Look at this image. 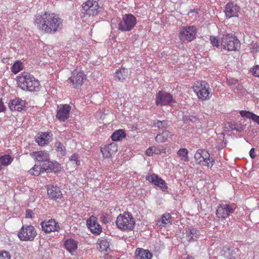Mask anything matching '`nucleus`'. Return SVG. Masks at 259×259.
I'll list each match as a JSON object with an SVG mask.
<instances>
[{"label": "nucleus", "instance_id": "25", "mask_svg": "<svg viewBox=\"0 0 259 259\" xmlns=\"http://www.w3.org/2000/svg\"><path fill=\"white\" fill-rule=\"evenodd\" d=\"M42 168L45 170V171H53L54 172H57L60 170L61 167L59 163L56 161H51L50 160H49L47 163L43 164Z\"/></svg>", "mask_w": 259, "mask_h": 259}, {"label": "nucleus", "instance_id": "45", "mask_svg": "<svg viewBox=\"0 0 259 259\" xmlns=\"http://www.w3.org/2000/svg\"><path fill=\"white\" fill-rule=\"evenodd\" d=\"M0 259H11L10 253L6 251L1 252Z\"/></svg>", "mask_w": 259, "mask_h": 259}, {"label": "nucleus", "instance_id": "39", "mask_svg": "<svg viewBox=\"0 0 259 259\" xmlns=\"http://www.w3.org/2000/svg\"><path fill=\"white\" fill-rule=\"evenodd\" d=\"M78 155L76 154H72L69 158L70 161L74 165V166H77L80 164V161H78Z\"/></svg>", "mask_w": 259, "mask_h": 259}, {"label": "nucleus", "instance_id": "49", "mask_svg": "<svg viewBox=\"0 0 259 259\" xmlns=\"http://www.w3.org/2000/svg\"><path fill=\"white\" fill-rule=\"evenodd\" d=\"M154 147L148 148L146 150V152H145L146 154L149 156H152L153 155V154H154Z\"/></svg>", "mask_w": 259, "mask_h": 259}, {"label": "nucleus", "instance_id": "24", "mask_svg": "<svg viewBox=\"0 0 259 259\" xmlns=\"http://www.w3.org/2000/svg\"><path fill=\"white\" fill-rule=\"evenodd\" d=\"M35 159L37 162H43L45 164L50 160L49 154L48 152L45 151H35L33 153Z\"/></svg>", "mask_w": 259, "mask_h": 259}, {"label": "nucleus", "instance_id": "21", "mask_svg": "<svg viewBox=\"0 0 259 259\" xmlns=\"http://www.w3.org/2000/svg\"><path fill=\"white\" fill-rule=\"evenodd\" d=\"M47 192L49 197L54 200L60 198L62 197V192L60 188L57 185L53 184L48 186Z\"/></svg>", "mask_w": 259, "mask_h": 259}, {"label": "nucleus", "instance_id": "4", "mask_svg": "<svg viewBox=\"0 0 259 259\" xmlns=\"http://www.w3.org/2000/svg\"><path fill=\"white\" fill-rule=\"evenodd\" d=\"M117 228L124 231H132L135 226V219L130 212L119 214L116 219Z\"/></svg>", "mask_w": 259, "mask_h": 259}, {"label": "nucleus", "instance_id": "30", "mask_svg": "<svg viewBox=\"0 0 259 259\" xmlns=\"http://www.w3.org/2000/svg\"><path fill=\"white\" fill-rule=\"evenodd\" d=\"M153 125L159 130L167 128L169 126V121L166 120H159L155 119L153 121Z\"/></svg>", "mask_w": 259, "mask_h": 259}, {"label": "nucleus", "instance_id": "26", "mask_svg": "<svg viewBox=\"0 0 259 259\" xmlns=\"http://www.w3.org/2000/svg\"><path fill=\"white\" fill-rule=\"evenodd\" d=\"M136 259H151L152 255L148 250L143 248H137L135 251Z\"/></svg>", "mask_w": 259, "mask_h": 259}, {"label": "nucleus", "instance_id": "40", "mask_svg": "<svg viewBox=\"0 0 259 259\" xmlns=\"http://www.w3.org/2000/svg\"><path fill=\"white\" fill-rule=\"evenodd\" d=\"M210 40L213 47H216L218 48L220 47V37L219 38H218L217 37L215 36H210Z\"/></svg>", "mask_w": 259, "mask_h": 259}, {"label": "nucleus", "instance_id": "53", "mask_svg": "<svg viewBox=\"0 0 259 259\" xmlns=\"http://www.w3.org/2000/svg\"><path fill=\"white\" fill-rule=\"evenodd\" d=\"M32 211L30 209H28L26 211V218H32Z\"/></svg>", "mask_w": 259, "mask_h": 259}, {"label": "nucleus", "instance_id": "12", "mask_svg": "<svg viewBox=\"0 0 259 259\" xmlns=\"http://www.w3.org/2000/svg\"><path fill=\"white\" fill-rule=\"evenodd\" d=\"M41 229L46 233L52 232L59 231L60 229L59 225L54 219H50L48 221L45 220L40 224Z\"/></svg>", "mask_w": 259, "mask_h": 259}, {"label": "nucleus", "instance_id": "15", "mask_svg": "<svg viewBox=\"0 0 259 259\" xmlns=\"http://www.w3.org/2000/svg\"><path fill=\"white\" fill-rule=\"evenodd\" d=\"M146 180L159 187L163 191H166L167 189L165 181L156 174H153L152 175H147L146 176Z\"/></svg>", "mask_w": 259, "mask_h": 259}, {"label": "nucleus", "instance_id": "42", "mask_svg": "<svg viewBox=\"0 0 259 259\" xmlns=\"http://www.w3.org/2000/svg\"><path fill=\"white\" fill-rule=\"evenodd\" d=\"M171 215L169 213H165L161 217V223L165 225L170 223Z\"/></svg>", "mask_w": 259, "mask_h": 259}, {"label": "nucleus", "instance_id": "32", "mask_svg": "<svg viewBox=\"0 0 259 259\" xmlns=\"http://www.w3.org/2000/svg\"><path fill=\"white\" fill-rule=\"evenodd\" d=\"M125 137V133L123 130L115 131L111 136V139L114 141H119Z\"/></svg>", "mask_w": 259, "mask_h": 259}, {"label": "nucleus", "instance_id": "7", "mask_svg": "<svg viewBox=\"0 0 259 259\" xmlns=\"http://www.w3.org/2000/svg\"><path fill=\"white\" fill-rule=\"evenodd\" d=\"M37 235L35 228L31 225H23L18 234L19 238L22 241H32Z\"/></svg>", "mask_w": 259, "mask_h": 259}, {"label": "nucleus", "instance_id": "14", "mask_svg": "<svg viewBox=\"0 0 259 259\" xmlns=\"http://www.w3.org/2000/svg\"><path fill=\"white\" fill-rule=\"evenodd\" d=\"M85 79L86 76L83 71L75 70L72 72L69 80L74 85V88H77L82 84Z\"/></svg>", "mask_w": 259, "mask_h": 259}, {"label": "nucleus", "instance_id": "1", "mask_svg": "<svg viewBox=\"0 0 259 259\" xmlns=\"http://www.w3.org/2000/svg\"><path fill=\"white\" fill-rule=\"evenodd\" d=\"M35 23L38 28L49 34L57 32L63 26L61 19L54 13L48 12L36 16Z\"/></svg>", "mask_w": 259, "mask_h": 259}, {"label": "nucleus", "instance_id": "55", "mask_svg": "<svg viewBox=\"0 0 259 259\" xmlns=\"http://www.w3.org/2000/svg\"><path fill=\"white\" fill-rule=\"evenodd\" d=\"M224 250H225L226 253H227L228 252L229 253V251L230 250V248L224 247Z\"/></svg>", "mask_w": 259, "mask_h": 259}, {"label": "nucleus", "instance_id": "16", "mask_svg": "<svg viewBox=\"0 0 259 259\" xmlns=\"http://www.w3.org/2000/svg\"><path fill=\"white\" fill-rule=\"evenodd\" d=\"M8 107L12 111H21L26 108V102L20 98L11 100L8 104Z\"/></svg>", "mask_w": 259, "mask_h": 259}, {"label": "nucleus", "instance_id": "20", "mask_svg": "<svg viewBox=\"0 0 259 259\" xmlns=\"http://www.w3.org/2000/svg\"><path fill=\"white\" fill-rule=\"evenodd\" d=\"M117 150V146L114 143L105 145L104 147L101 148V152L103 156L105 158H110L116 153Z\"/></svg>", "mask_w": 259, "mask_h": 259}, {"label": "nucleus", "instance_id": "37", "mask_svg": "<svg viewBox=\"0 0 259 259\" xmlns=\"http://www.w3.org/2000/svg\"><path fill=\"white\" fill-rule=\"evenodd\" d=\"M13 159L10 155H5L0 157V161L4 165H8L11 163Z\"/></svg>", "mask_w": 259, "mask_h": 259}, {"label": "nucleus", "instance_id": "36", "mask_svg": "<svg viewBox=\"0 0 259 259\" xmlns=\"http://www.w3.org/2000/svg\"><path fill=\"white\" fill-rule=\"evenodd\" d=\"M55 147L58 154L60 155L64 156L66 154L65 147L61 142H56L55 144Z\"/></svg>", "mask_w": 259, "mask_h": 259}, {"label": "nucleus", "instance_id": "51", "mask_svg": "<svg viewBox=\"0 0 259 259\" xmlns=\"http://www.w3.org/2000/svg\"><path fill=\"white\" fill-rule=\"evenodd\" d=\"M6 110V107L2 101V99H0V112H4Z\"/></svg>", "mask_w": 259, "mask_h": 259}, {"label": "nucleus", "instance_id": "34", "mask_svg": "<svg viewBox=\"0 0 259 259\" xmlns=\"http://www.w3.org/2000/svg\"><path fill=\"white\" fill-rule=\"evenodd\" d=\"M98 246L100 251H107L109 249V243L106 239H102L98 240Z\"/></svg>", "mask_w": 259, "mask_h": 259}, {"label": "nucleus", "instance_id": "3", "mask_svg": "<svg viewBox=\"0 0 259 259\" xmlns=\"http://www.w3.org/2000/svg\"><path fill=\"white\" fill-rule=\"evenodd\" d=\"M220 47L227 51H237L240 49L239 40L232 33L220 35Z\"/></svg>", "mask_w": 259, "mask_h": 259}, {"label": "nucleus", "instance_id": "17", "mask_svg": "<svg viewBox=\"0 0 259 259\" xmlns=\"http://www.w3.org/2000/svg\"><path fill=\"white\" fill-rule=\"evenodd\" d=\"M71 106L68 104L60 105L58 107L56 117L60 121H65L69 117Z\"/></svg>", "mask_w": 259, "mask_h": 259}, {"label": "nucleus", "instance_id": "52", "mask_svg": "<svg viewBox=\"0 0 259 259\" xmlns=\"http://www.w3.org/2000/svg\"><path fill=\"white\" fill-rule=\"evenodd\" d=\"M254 148H252L249 151V155L251 158H254L256 157V154L254 152Z\"/></svg>", "mask_w": 259, "mask_h": 259}, {"label": "nucleus", "instance_id": "44", "mask_svg": "<svg viewBox=\"0 0 259 259\" xmlns=\"http://www.w3.org/2000/svg\"><path fill=\"white\" fill-rule=\"evenodd\" d=\"M184 120L185 123H188L190 124V122H196L197 120V119L196 117L194 116L191 115L189 116V117H185L184 118Z\"/></svg>", "mask_w": 259, "mask_h": 259}, {"label": "nucleus", "instance_id": "41", "mask_svg": "<svg viewBox=\"0 0 259 259\" xmlns=\"http://www.w3.org/2000/svg\"><path fill=\"white\" fill-rule=\"evenodd\" d=\"M166 149L163 146H159L158 147H154V154L156 155H161L165 153Z\"/></svg>", "mask_w": 259, "mask_h": 259}, {"label": "nucleus", "instance_id": "23", "mask_svg": "<svg viewBox=\"0 0 259 259\" xmlns=\"http://www.w3.org/2000/svg\"><path fill=\"white\" fill-rule=\"evenodd\" d=\"M50 133L49 132L41 133L36 137L35 141L39 146H44L49 142Z\"/></svg>", "mask_w": 259, "mask_h": 259}, {"label": "nucleus", "instance_id": "8", "mask_svg": "<svg viewBox=\"0 0 259 259\" xmlns=\"http://www.w3.org/2000/svg\"><path fill=\"white\" fill-rule=\"evenodd\" d=\"M175 102V100L172 95L165 91H159L156 95L155 103L156 105H171Z\"/></svg>", "mask_w": 259, "mask_h": 259}, {"label": "nucleus", "instance_id": "47", "mask_svg": "<svg viewBox=\"0 0 259 259\" xmlns=\"http://www.w3.org/2000/svg\"><path fill=\"white\" fill-rule=\"evenodd\" d=\"M227 84L229 85H232L238 83V80L233 78H227Z\"/></svg>", "mask_w": 259, "mask_h": 259}, {"label": "nucleus", "instance_id": "33", "mask_svg": "<svg viewBox=\"0 0 259 259\" xmlns=\"http://www.w3.org/2000/svg\"><path fill=\"white\" fill-rule=\"evenodd\" d=\"M43 164L42 165H37L35 164L34 166L29 170V173L35 176H39L40 173L45 171V170L42 168Z\"/></svg>", "mask_w": 259, "mask_h": 259}, {"label": "nucleus", "instance_id": "35", "mask_svg": "<svg viewBox=\"0 0 259 259\" xmlns=\"http://www.w3.org/2000/svg\"><path fill=\"white\" fill-rule=\"evenodd\" d=\"M178 156L180 157L182 161L187 162L188 159V151L186 148H180L177 152Z\"/></svg>", "mask_w": 259, "mask_h": 259}, {"label": "nucleus", "instance_id": "18", "mask_svg": "<svg viewBox=\"0 0 259 259\" xmlns=\"http://www.w3.org/2000/svg\"><path fill=\"white\" fill-rule=\"evenodd\" d=\"M87 225L94 234L99 235L102 232V228L97 222V218L92 215L87 221Z\"/></svg>", "mask_w": 259, "mask_h": 259}, {"label": "nucleus", "instance_id": "46", "mask_svg": "<svg viewBox=\"0 0 259 259\" xmlns=\"http://www.w3.org/2000/svg\"><path fill=\"white\" fill-rule=\"evenodd\" d=\"M251 72L254 76L259 77V65H256L252 68Z\"/></svg>", "mask_w": 259, "mask_h": 259}, {"label": "nucleus", "instance_id": "27", "mask_svg": "<svg viewBox=\"0 0 259 259\" xmlns=\"http://www.w3.org/2000/svg\"><path fill=\"white\" fill-rule=\"evenodd\" d=\"M77 245L78 242L72 239H67L64 244L66 249L71 253L77 249Z\"/></svg>", "mask_w": 259, "mask_h": 259}, {"label": "nucleus", "instance_id": "48", "mask_svg": "<svg viewBox=\"0 0 259 259\" xmlns=\"http://www.w3.org/2000/svg\"><path fill=\"white\" fill-rule=\"evenodd\" d=\"M258 51L259 46L257 44H253L252 47L251 48V52L252 53H256Z\"/></svg>", "mask_w": 259, "mask_h": 259}, {"label": "nucleus", "instance_id": "11", "mask_svg": "<svg viewBox=\"0 0 259 259\" xmlns=\"http://www.w3.org/2000/svg\"><path fill=\"white\" fill-rule=\"evenodd\" d=\"M82 9L87 15L95 16L98 14L99 8L98 3L96 0H88L82 5Z\"/></svg>", "mask_w": 259, "mask_h": 259}, {"label": "nucleus", "instance_id": "13", "mask_svg": "<svg viewBox=\"0 0 259 259\" xmlns=\"http://www.w3.org/2000/svg\"><path fill=\"white\" fill-rule=\"evenodd\" d=\"M194 157L196 159L202 157L203 160H200V163L202 165L207 166L208 167H212L214 162L212 158H209V154L208 152L203 151L201 149H198Z\"/></svg>", "mask_w": 259, "mask_h": 259}, {"label": "nucleus", "instance_id": "50", "mask_svg": "<svg viewBox=\"0 0 259 259\" xmlns=\"http://www.w3.org/2000/svg\"><path fill=\"white\" fill-rule=\"evenodd\" d=\"M100 219L101 221L104 224H106L108 222V218L107 214H104L101 215Z\"/></svg>", "mask_w": 259, "mask_h": 259}, {"label": "nucleus", "instance_id": "29", "mask_svg": "<svg viewBox=\"0 0 259 259\" xmlns=\"http://www.w3.org/2000/svg\"><path fill=\"white\" fill-rule=\"evenodd\" d=\"M239 113L242 117H246L247 118L251 119L253 121L259 124V116L252 112L243 110L240 111Z\"/></svg>", "mask_w": 259, "mask_h": 259}, {"label": "nucleus", "instance_id": "22", "mask_svg": "<svg viewBox=\"0 0 259 259\" xmlns=\"http://www.w3.org/2000/svg\"><path fill=\"white\" fill-rule=\"evenodd\" d=\"M186 237L190 242L197 240L200 235V233L196 228L190 227L186 230Z\"/></svg>", "mask_w": 259, "mask_h": 259}, {"label": "nucleus", "instance_id": "10", "mask_svg": "<svg viewBox=\"0 0 259 259\" xmlns=\"http://www.w3.org/2000/svg\"><path fill=\"white\" fill-rule=\"evenodd\" d=\"M235 207L228 204H220L215 212L217 218L224 220L234 212Z\"/></svg>", "mask_w": 259, "mask_h": 259}, {"label": "nucleus", "instance_id": "5", "mask_svg": "<svg viewBox=\"0 0 259 259\" xmlns=\"http://www.w3.org/2000/svg\"><path fill=\"white\" fill-rule=\"evenodd\" d=\"M193 89L198 99L202 101L209 100L212 96L209 84L205 81L200 80L196 82Z\"/></svg>", "mask_w": 259, "mask_h": 259}, {"label": "nucleus", "instance_id": "38", "mask_svg": "<svg viewBox=\"0 0 259 259\" xmlns=\"http://www.w3.org/2000/svg\"><path fill=\"white\" fill-rule=\"evenodd\" d=\"M23 69V65L21 62L17 61L11 67V71L12 72H13L15 74L19 72L20 70H22Z\"/></svg>", "mask_w": 259, "mask_h": 259}, {"label": "nucleus", "instance_id": "9", "mask_svg": "<svg viewBox=\"0 0 259 259\" xmlns=\"http://www.w3.org/2000/svg\"><path fill=\"white\" fill-rule=\"evenodd\" d=\"M196 34V27L189 26L183 28L180 32V38L184 42H190L193 40Z\"/></svg>", "mask_w": 259, "mask_h": 259}, {"label": "nucleus", "instance_id": "56", "mask_svg": "<svg viewBox=\"0 0 259 259\" xmlns=\"http://www.w3.org/2000/svg\"><path fill=\"white\" fill-rule=\"evenodd\" d=\"M186 259H194V258L192 256L188 255Z\"/></svg>", "mask_w": 259, "mask_h": 259}, {"label": "nucleus", "instance_id": "54", "mask_svg": "<svg viewBox=\"0 0 259 259\" xmlns=\"http://www.w3.org/2000/svg\"><path fill=\"white\" fill-rule=\"evenodd\" d=\"M235 123H236L235 122H231L229 123V126L230 129L231 131H234V130L233 128L235 126Z\"/></svg>", "mask_w": 259, "mask_h": 259}, {"label": "nucleus", "instance_id": "43", "mask_svg": "<svg viewBox=\"0 0 259 259\" xmlns=\"http://www.w3.org/2000/svg\"><path fill=\"white\" fill-rule=\"evenodd\" d=\"M233 129L239 133H241L244 130L245 126L241 123L236 122Z\"/></svg>", "mask_w": 259, "mask_h": 259}, {"label": "nucleus", "instance_id": "57", "mask_svg": "<svg viewBox=\"0 0 259 259\" xmlns=\"http://www.w3.org/2000/svg\"><path fill=\"white\" fill-rule=\"evenodd\" d=\"M234 257L233 258H232V257L230 258V259H234Z\"/></svg>", "mask_w": 259, "mask_h": 259}, {"label": "nucleus", "instance_id": "6", "mask_svg": "<svg viewBox=\"0 0 259 259\" xmlns=\"http://www.w3.org/2000/svg\"><path fill=\"white\" fill-rule=\"evenodd\" d=\"M137 24V19L132 14L122 15L121 20L118 23V30L122 32L131 31Z\"/></svg>", "mask_w": 259, "mask_h": 259}, {"label": "nucleus", "instance_id": "28", "mask_svg": "<svg viewBox=\"0 0 259 259\" xmlns=\"http://www.w3.org/2000/svg\"><path fill=\"white\" fill-rule=\"evenodd\" d=\"M172 135L168 131L165 130L160 134H157L155 137V140L157 142L164 143L168 140V139L172 138Z\"/></svg>", "mask_w": 259, "mask_h": 259}, {"label": "nucleus", "instance_id": "19", "mask_svg": "<svg viewBox=\"0 0 259 259\" xmlns=\"http://www.w3.org/2000/svg\"><path fill=\"white\" fill-rule=\"evenodd\" d=\"M239 7L233 2H229L225 7V14L227 17L230 18L238 16Z\"/></svg>", "mask_w": 259, "mask_h": 259}, {"label": "nucleus", "instance_id": "2", "mask_svg": "<svg viewBox=\"0 0 259 259\" xmlns=\"http://www.w3.org/2000/svg\"><path fill=\"white\" fill-rule=\"evenodd\" d=\"M18 86L25 91L37 92L40 90L39 81L29 72H24L16 77Z\"/></svg>", "mask_w": 259, "mask_h": 259}, {"label": "nucleus", "instance_id": "31", "mask_svg": "<svg viewBox=\"0 0 259 259\" xmlns=\"http://www.w3.org/2000/svg\"><path fill=\"white\" fill-rule=\"evenodd\" d=\"M127 76V71L125 69L117 70L115 72V78L120 81H123Z\"/></svg>", "mask_w": 259, "mask_h": 259}]
</instances>
